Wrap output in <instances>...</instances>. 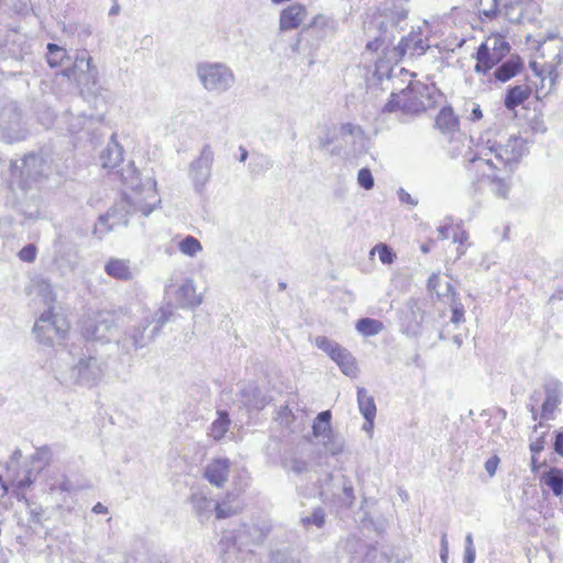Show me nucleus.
Returning a JSON list of instances; mask_svg holds the SVG:
<instances>
[{"label": "nucleus", "instance_id": "f704fd0d", "mask_svg": "<svg viewBox=\"0 0 563 563\" xmlns=\"http://www.w3.org/2000/svg\"><path fill=\"white\" fill-rule=\"evenodd\" d=\"M271 522L266 516H260L252 519V526L249 527V542L261 543L271 531Z\"/></svg>", "mask_w": 563, "mask_h": 563}, {"label": "nucleus", "instance_id": "6e6552de", "mask_svg": "<svg viewBox=\"0 0 563 563\" xmlns=\"http://www.w3.org/2000/svg\"><path fill=\"white\" fill-rule=\"evenodd\" d=\"M197 76L210 92L221 93L230 89L234 82L231 69L221 63H200L197 65Z\"/></svg>", "mask_w": 563, "mask_h": 563}, {"label": "nucleus", "instance_id": "c756f323", "mask_svg": "<svg viewBox=\"0 0 563 563\" xmlns=\"http://www.w3.org/2000/svg\"><path fill=\"white\" fill-rule=\"evenodd\" d=\"M104 272L108 276L119 280L132 279V271L126 260L110 258L104 265Z\"/></svg>", "mask_w": 563, "mask_h": 563}, {"label": "nucleus", "instance_id": "de8ad7c7", "mask_svg": "<svg viewBox=\"0 0 563 563\" xmlns=\"http://www.w3.org/2000/svg\"><path fill=\"white\" fill-rule=\"evenodd\" d=\"M362 563H393L391 559L385 553L376 548H371L367 550Z\"/></svg>", "mask_w": 563, "mask_h": 563}, {"label": "nucleus", "instance_id": "680f3d73", "mask_svg": "<svg viewBox=\"0 0 563 563\" xmlns=\"http://www.w3.org/2000/svg\"><path fill=\"white\" fill-rule=\"evenodd\" d=\"M75 34L80 42H85L92 34L91 26L88 24H79L75 27Z\"/></svg>", "mask_w": 563, "mask_h": 563}, {"label": "nucleus", "instance_id": "c85d7f7f", "mask_svg": "<svg viewBox=\"0 0 563 563\" xmlns=\"http://www.w3.org/2000/svg\"><path fill=\"white\" fill-rule=\"evenodd\" d=\"M336 488L339 495L336 496V504L340 507L350 508L354 504L355 495L351 481L343 474H338Z\"/></svg>", "mask_w": 563, "mask_h": 563}, {"label": "nucleus", "instance_id": "5fc2aeb1", "mask_svg": "<svg viewBox=\"0 0 563 563\" xmlns=\"http://www.w3.org/2000/svg\"><path fill=\"white\" fill-rule=\"evenodd\" d=\"M389 26H393V24L389 23H380L379 25V32L380 34L376 36L380 41V43L384 45V51H387L394 43V34L389 32Z\"/></svg>", "mask_w": 563, "mask_h": 563}, {"label": "nucleus", "instance_id": "9b49d317", "mask_svg": "<svg viewBox=\"0 0 563 563\" xmlns=\"http://www.w3.org/2000/svg\"><path fill=\"white\" fill-rule=\"evenodd\" d=\"M331 411L324 410L317 415L312 423V433L324 445L325 450L336 455L342 452L343 443L340 439L333 437L331 429Z\"/></svg>", "mask_w": 563, "mask_h": 563}, {"label": "nucleus", "instance_id": "72a5a7b5", "mask_svg": "<svg viewBox=\"0 0 563 563\" xmlns=\"http://www.w3.org/2000/svg\"><path fill=\"white\" fill-rule=\"evenodd\" d=\"M435 126L443 133H452L459 130V118L452 107H443L435 118Z\"/></svg>", "mask_w": 563, "mask_h": 563}, {"label": "nucleus", "instance_id": "bb28decb", "mask_svg": "<svg viewBox=\"0 0 563 563\" xmlns=\"http://www.w3.org/2000/svg\"><path fill=\"white\" fill-rule=\"evenodd\" d=\"M92 65V57L86 49H82L76 54L75 60L70 67L63 70L64 76L69 80H76L77 77L84 75L85 71Z\"/></svg>", "mask_w": 563, "mask_h": 563}, {"label": "nucleus", "instance_id": "e2e57ef3", "mask_svg": "<svg viewBox=\"0 0 563 563\" xmlns=\"http://www.w3.org/2000/svg\"><path fill=\"white\" fill-rule=\"evenodd\" d=\"M530 129L532 130V132L534 133H545L547 132V125L543 121L542 118L540 117H534L531 121H530Z\"/></svg>", "mask_w": 563, "mask_h": 563}, {"label": "nucleus", "instance_id": "052dcab7", "mask_svg": "<svg viewBox=\"0 0 563 563\" xmlns=\"http://www.w3.org/2000/svg\"><path fill=\"white\" fill-rule=\"evenodd\" d=\"M341 134L343 136L350 135L352 137H360L363 135V130L360 125L353 123H343L340 128Z\"/></svg>", "mask_w": 563, "mask_h": 563}, {"label": "nucleus", "instance_id": "4468645a", "mask_svg": "<svg viewBox=\"0 0 563 563\" xmlns=\"http://www.w3.org/2000/svg\"><path fill=\"white\" fill-rule=\"evenodd\" d=\"M338 27V22L330 16L318 14L312 21L302 27L300 32L301 40H316L318 45L328 37H332Z\"/></svg>", "mask_w": 563, "mask_h": 563}, {"label": "nucleus", "instance_id": "864d4df0", "mask_svg": "<svg viewBox=\"0 0 563 563\" xmlns=\"http://www.w3.org/2000/svg\"><path fill=\"white\" fill-rule=\"evenodd\" d=\"M268 400L269 397L266 395V391L260 387H254L252 390V397L249 395V407L252 405V407L261 409L266 402H268Z\"/></svg>", "mask_w": 563, "mask_h": 563}, {"label": "nucleus", "instance_id": "7ed1b4c3", "mask_svg": "<svg viewBox=\"0 0 563 563\" xmlns=\"http://www.w3.org/2000/svg\"><path fill=\"white\" fill-rule=\"evenodd\" d=\"M118 174L126 189L123 198L133 211H140L142 216L148 217L161 203L154 177L148 170H137L132 162L118 170Z\"/></svg>", "mask_w": 563, "mask_h": 563}, {"label": "nucleus", "instance_id": "423d86ee", "mask_svg": "<svg viewBox=\"0 0 563 563\" xmlns=\"http://www.w3.org/2000/svg\"><path fill=\"white\" fill-rule=\"evenodd\" d=\"M10 169L12 177H18L21 187L25 189L47 178L51 172V164L43 154L29 153L22 158L21 165L16 161L11 162Z\"/></svg>", "mask_w": 563, "mask_h": 563}, {"label": "nucleus", "instance_id": "0eeeda50", "mask_svg": "<svg viewBox=\"0 0 563 563\" xmlns=\"http://www.w3.org/2000/svg\"><path fill=\"white\" fill-rule=\"evenodd\" d=\"M68 330L69 323L67 320L63 316L54 313L51 309L43 312L33 327L37 341L47 346H53L56 342L63 340Z\"/></svg>", "mask_w": 563, "mask_h": 563}, {"label": "nucleus", "instance_id": "f257e3e1", "mask_svg": "<svg viewBox=\"0 0 563 563\" xmlns=\"http://www.w3.org/2000/svg\"><path fill=\"white\" fill-rule=\"evenodd\" d=\"M107 368V362L88 345L80 350L57 351L53 365L55 378L65 386H97Z\"/></svg>", "mask_w": 563, "mask_h": 563}, {"label": "nucleus", "instance_id": "69168bd1", "mask_svg": "<svg viewBox=\"0 0 563 563\" xmlns=\"http://www.w3.org/2000/svg\"><path fill=\"white\" fill-rule=\"evenodd\" d=\"M544 444H545L544 434L539 437L536 441L531 442L529 445V449H530L532 455H538L539 453H541L544 450Z\"/></svg>", "mask_w": 563, "mask_h": 563}, {"label": "nucleus", "instance_id": "2f4dec72", "mask_svg": "<svg viewBox=\"0 0 563 563\" xmlns=\"http://www.w3.org/2000/svg\"><path fill=\"white\" fill-rule=\"evenodd\" d=\"M190 503L200 522L208 520L212 510H214L213 500L201 493L192 494Z\"/></svg>", "mask_w": 563, "mask_h": 563}, {"label": "nucleus", "instance_id": "e433bc0d", "mask_svg": "<svg viewBox=\"0 0 563 563\" xmlns=\"http://www.w3.org/2000/svg\"><path fill=\"white\" fill-rule=\"evenodd\" d=\"M340 367L341 372L350 377H355L357 374V366L353 355L345 349L342 347L334 361Z\"/></svg>", "mask_w": 563, "mask_h": 563}, {"label": "nucleus", "instance_id": "7c9ffc66", "mask_svg": "<svg viewBox=\"0 0 563 563\" xmlns=\"http://www.w3.org/2000/svg\"><path fill=\"white\" fill-rule=\"evenodd\" d=\"M522 66L523 63L519 56H511L495 69L494 76L498 81L506 82L515 77L521 70Z\"/></svg>", "mask_w": 563, "mask_h": 563}, {"label": "nucleus", "instance_id": "2eb2a0df", "mask_svg": "<svg viewBox=\"0 0 563 563\" xmlns=\"http://www.w3.org/2000/svg\"><path fill=\"white\" fill-rule=\"evenodd\" d=\"M242 533L225 532L220 541V550L223 563H244L246 552L242 541Z\"/></svg>", "mask_w": 563, "mask_h": 563}, {"label": "nucleus", "instance_id": "f8f14e48", "mask_svg": "<svg viewBox=\"0 0 563 563\" xmlns=\"http://www.w3.org/2000/svg\"><path fill=\"white\" fill-rule=\"evenodd\" d=\"M214 153L209 144H206L198 158L189 166V177L194 183L196 191L200 192L211 177Z\"/></svg>", "mask_w": 563, "mask_h": 563}, {"label": "nucleus", "instance_id": "79ce46f5", "mask_svg": "<svg viewBox=\"0 0 563 563\" xmlns=\"http://www.w3.org/2000/svg\"><path fill=\"white\" fill-rule=\"evenodd\" d=\"M314 344L318 349L323 351L332 361H334V358L343 347L338 342L330 340L329 338L323 335L317 336L314 339Z\"/></svg>", "mask_w": 563, "mask_h": 563}, {"label": "nucleus", "instance_id": "4d7b16f0", "mask_svg": "<svg viewBox=\"0 0 563 563\" xmlns=\"http://www.w3.org/2000/svg\"><path fill=\"white\" fill-rule=\"evenodd\" d=\"M554 62H555V64L551 65L550 70H549V77H550V80L552 84H554L555 79L559 76L556 67L563 63V41L562 40L559 41L558 53L554 56Z\"/></svg>", "mask_w": 563, "mask_h": 563}, {"label": "nucleus", "instance_id": "a18cd8bd", "mask_svg": "<svg viewBox=\"0 0 563 563\" xmlns=\"http://www.w3.org/2000/svg\"><path fill=\"white\" fill-rule=\"evenodd\" d=\"M301 523L305 528H308L309 526H316L318 529L323 528L325 525L324 509L322 507L314 508L310 516L301 518Z\"/></svg>", "mask_w": 563, "mask_h": 563}, {"label": "nucleus", "instance_id": "4c0bfd02", "mask_svg": "<svg viewBox=\"0 0 563 563\" xmlns=\"http://www.w3.org/2000/svg\"><path fill=\"white\" fill-rule=\"evenodd\" d=\"M230 422L228 412L219 410L218 418L210 426L209 435L216 441L221 440L227 433Z\"/></svg>", "mask_w": 563, "mask_h": 563}, {"label": "nucleus", "instance_id": "393cba45", "mask_svg": "<svg viewBox=\"0 0 563 563\" xmlns=\"http://www.w3.org/2000/svg\"><path fill=\"white\" fill-rule=\"evenodd\" d=\"M137 211H133L126 199L122 198L121 201L114 203L104 214L108 216L110 222L115 227L129 224V217Z\"/></svg>", "mask_w": 563, "mask_h": 563}, {"label": "nucleus", "instance_id": "5701e85b", "mask_svg": "<svg viewBox=\"0 0 563 563\" xmlns=\"http://www.w3.org/2000/svg\"><path fill=\"white\" fill-rule=\"evenodd\" d=\"M357 405L361 415L364 417L366 422L369 424V428L374 427V420L376 417V404L374 401L373 396H371L366 388L358 387L357 388Z\"/></svg>", "mask_w": 563, "mask_h": 563}, {"label": "nucleus", "instance_id": "774afa93", "mask_svg": "<svg viewBox=\"0 0 563 563\" xmlns=\"http://www.w3.org/2000/svg\"><path fill=\"white\" fill-rule=\"evenodd\" d=\"M554 451L563 457V432L558 431L553 443Z\"/></svg>", "mask_w": 563, "mask_h": 563}, {"label": "nucleus", "instance_id": "603ef678", "mask_svg": "<svg viewBox=\"0 0 563 563\" xmlns=\"http://www.w3.org/2000/svg\"><path fill=\"white\" fill-rule=\"evenodd\" d=\"M269 563H300L289 550H276L271 553Z\"/></svg>", "mask_w": 563, "mask_h": 563}, {"label": "nucleus", "instance_id": "dca6fc26", "mask_svg": "<svg viewBox=\"0 0 563 563\" xmlns=\"http://www.w3.org/2000/svg\"><path fill=\"white\" fill-rule=\"evenodd\" d=\"M165 291L168 297L174 296L176 307L194 308L201 303V298L196 294L192 279H185L177 288L168 285Z\"/></svg>", "mask_w": 563, "mask_h": 563}, {"label": "nucleus", "instance_id": "37998d69", "mask_svg": "<svg viewBox=\"0 0 563 563\" xmlns=\"http://www.w3.org/2000/svg\"><path fill=\"white\" fill-rule=\"evenodd\" d=\"M382 329L383 323L380 321L369 318H362L356 323V330L367 336L379 333Z\"/></svg>", "mask_w": 563, "mask_h": 563}, {"label": "nucleus", "instance_id": "c9c22d12", "mask_svg": "<svg viewBox=\"0 0 563 563\" xmlns=\"http://www.w3.org/2000/svg\"><path fill=\"white\" fill-rule=\"evenodd\" d=\"M7 51L11 54L13 59L21 60L23 59L24 54L27 53V46L25 42L22 41V36L19 33L13 32L12 40L7 41L1 54L4 55Z\"/></svg>", "mask_w": 563, "mask_h": 563}, {"label": "nucleus", "instance_id": "1a4fd4ad", "mask_svg": "<svg viewBox=\"0 0 563 563\" xmlns=\"http://www.w3.org/2000/svg\"><path fill=\"white\" fill-rule=\"evenodd\" d=\"M492 46L489 41L483 42L475 54L476 65L475 71L477 74H487L494 66H496L510 51L509 43L503 37H494Z\"/></svg>", "mask_w": 563, "mask_h": 563}, {"label": "nucleus", "instance_id": "8fccbe9b", "mask_svg": "<svg viewBox=\"0 0 563 563\" xmlns=\"http://www.w3.org/2000/svg\"><path fill=\"white\" fill-rule=\"evenodd\" d=\"M25 503L30 520L33 523L42 525L43 521L46 519L45 509L41 505H37L35 503H30L29 500H25Z\"/></svg>", "mask_w": 563, "mask_h": 563}, {"label": "nucleus", "instance_id": "f03ea898", "mask_svg": "<svg viewBox=\"0 0 563 563\" xmlns=\"http://www.w3.org/2000/svg\"><path fill=\"white\" fill-rule=\"evenodd\" d=\"M174 320V307L167 302L153 314L130 323L117 340V345L125 354L144 349L156 339L167 322Z\"/></svg>", "mask_w": 563, "mask_h": 563}, {"label": "nucleus", "instance_id": "338daca9", "mask_svg": "<svg viewBox=\"0 0 563 563\" xmlns=\"http://www.w3.org/2000/svg\"><path fill=\"white\" fill-rule=\"evenodd\" d=\"M309 468V465L306 461L295 459L291 464V471L296 474H303L307 473Z\"/></svg>", "mask_w": 563, "mask_h": 563}, {"label": "nucleus", "instance_id": "13d9d810", "mask_svg": "<svg viewBox=\"0 0 563 563\" xmlns=\"http://www.w3.org/2000/svg\"><path fill=\"white\" fill-rule=\"evenodd\" d=\"M450 307L452 311L451 322L461 323L464 319V307L461 303L460 299H452L450 301Z\"/></svg>", "mask_w": 563, "mask_h": 563}, {"label": "nucleus", "instance_id": "aec40b11", "mask_svg": "<svg viewBox=\"0 0 563 563\" xmlns=\"http://www.w3.org/2000/svg\"><path fill=\"white\" fill-rule=\"evenodd\" d=\"M307 15L305 5L292 3L284 9L279 18V27L282 31L297 29Z\"/></svg>", "mask_w": 563, "mask_h": 563}, {"label": "nucleus", "instance_id": "f3484780", "mask_svg": "<svg viewBox=\"0 0 563 563\" xmlns=\"http://www.w3.org/2000/svg\"><path fill=\"white\" fill-rule=\"evenodd\" d=\"M424 320V311L420 301L416 298H409L401 312V325L407 334L416 335Z\"/></svg>", "mask_w": 563, "mask_h": 563}, {"label": "nucleus", "instance_id": "3c124183", "mask_svg": "<svg viewBox=\"0 0 563 563\" xmlns=\"http://www.w3.org/2000/svg\"><path fill=\"white\" fill-rule=\"evenodd\" d=\"M22 456V452L20 449H15L12 454H11V457H10V462L7 464V478H8V482H10V477H23V472L20 473V472H16L15 471V466L18 465L20 459ZM11 486H13L12 484H10Z\"/></svg>", "mask_w": 563, "mask_h": 563}, {"label": "nucleus", "instance_id": "49530a36", "mask_svg": "<svg viewBox=\"0 0 563 563\" xmlns=\"http://www.w3.org/2000/svg\"><path fill=\"white\" fill-rule=\"evenodd\" d=\"M375 252H377L378 254V257H379V261L383 263V264H387V265H390L394 263L395 258H396V254L395 252L393 251L391 247H389L387 244H384V243H378L372 251H371V254H374Z\"/></svg>", "mask_w": 563, "mask_h": 563}, {"label": "nucleus", "instance_id": "39448f33", "mask_svg": "<svg viewBox=\"0 0 563 563\" xmlns=\"http://www.w3.org/2000/svg\"><path fill=\"white\" fill-rule=\"evenodd\" d=\"M121 323H123L122 311H98L84 322L82 336L89 342L109 343Z\"/></svg>", "mask_w": 563, "mask_h": 563}, {"label": "nucleus", "instance_id": "412c9836", "mask_svg": "<svg viewBox=\"0 0 563 563\" xmlns=\"http://www.w3.org/2000/svg\"><path fill=\"white\" fill-rule=\"evenodd\" d=\"M427 48L428 45L422 38H420L418 35L409 34L408 36H402L398 45L394 47L395 57L402 58L408 51L411 52V55H422Z\"/></svg>", "mask_w": 563, "mask_h": 563}, {"label": "nucleus", "instance_id": "bf43d9fd", "mask_svg": "<svg viewBox=\"0 0 563 563\" xmlns=\"http://www.w3.org/2000/svg\"><path fill=\"white\" fill-rule=\"evenodd\" d=\"M37 250L34 244H26L18 253L19 258L25 263H32L35 261Z\"/></svg>", "mask_w": 563, "mask_h": 563}, {"label": "nucleus", "instance_id": "0e129e2a", "mask_svg": "<svg viewBox=\"0 0 563 563\" xmlns=\"http://www.w3.org/2000/svg\"><path fill=\"white\" fill-rule=\"evenodd\" d=\"M440 560L442 563H448L449 561V542L446 533H443L441 537Z\"/></svg>", "mask_w": 563, "mask_h": 563}, {"label": "nucleus", "instance_id": "4be33fe9", "mask_svg": "<svg viewBox=\"0 0 563 563\" xmlns=\"http://www.w3.org/2000/svg\"><path fill=\"white\" fill-rule=\"evenodd\" d=\"M81 95L96 96L100 89L99 73L97 67L92 64L84 75L77 77L75 80Z\"/></svg>", "mask_w": 563, "mask_h": 563}, {"label": "nucleus", "instance_id": "9d476101", "mask_svg": "<svg viewBox=\"0 0 563 563\" xmlns=\"http://www.w3.org/2000/svg\"><path fill=\"white\" fill-rule=\"evenodd\" d=\"M26 130L23 128L21 112L15 103L3 107L0 111V139L7 143L24 140Z\"/></svg>", "mask_w": 563, "mask_h": 563}, {"label": "nucleus", "instance_id": "a19ab883", "mask_svg": "<svg viewBox=\"0 0 563 563\" xmlns=\"http://www.w3.org/2000/svg\"><path fill=\"white\" fill-rule=\"evenodd\" d=\"M26 8V0H0V24L11 13H22Z\"/></svg>", "mask_w": 563, "mask_h": 563}, {"label": "nucleus", "instance_id": "a211bd4d", "mask_svg": "<svg viewBox=\"0 0 563 563\" xmlns=\"http://www.w3.org/2000/svg\"><path fill=\"white\" fill-rule=\"evenodd\" d=\"M545 399L542 404L541 417L545 420L552 419V415L563 399V384L554 377L545 380L544 385Z\"/></svg>", "mask_w": 563, "mask_h": 563}, {"label": "nucleus", "instance_id": "c03bdc74", "mask_svg": "<svg viewBox=\"0 0 563 563\" xmlns=\"http://www.w3.org/2000/svg\"><path fill=\"white\" fill-rule=\"evenodd\" d=\"M179 251L188 256H196L201 250V243L194 236L187 235L179 242Z\"/></svg>", "mask_w": 563, "mask_h": 563}, {"label": "nucleus", "instance_id": "ea45409f", "mask_svg": "<svg viewBox=\"0 0 563 563\" xmlns=\"http://www.w3.org/2000/svg\"><path fill=\"white\" fill-rule=\"evenodd\" d=\"M46 52V60L51 68H56L63 65L65 59H68V53L66 48L55 43H48Z\"/></svg>", "mask_w": 563, "mask_h": 563}, {"label": "nucleus", "instance_id": "58836bf2", "mask_svg": "<svg viewBox=\"0 0 563 563\" xmlns=\"http://www.w3.org/2000/svg\"><path fill=\"white\" fill-rule=\"evenodd\" d=\"M239 510L240 506L234 503V498L230 494L214 504L216 518L219 520L234 516Z\"/></svg>", "mask_w": 563, "mask_h": 563}, {"label": "nucleus", "instance_id": "6ab92c4d", "mask_svg": "<svg viewBox=\"0 0 563 563\" xmlns=\"http://www.w3.org/2000/svg\"><path fill=\"white\" fill-rule=\"evenodd\" d=\"M230 461L227 457L213 459L203 468V477L216 487H223L229 476Z\"/></svg>", "mask_w": 563, "mask_h": 563}, {"label": "nucleus", "instance_id": "20e7f679", "mask_svg": "<svg viewBox=\"0 0 563 563\" xmlns=\"http://www.w3.org/2000/svg\"><path fill=\"white\" fill-rule=\"evenodd\" d=\"M440 92L435 87L415 86L411 82L399 92H391L389 100L385 103L383 112L419 111L432 107L437 102Z\"/></svg>", "mask_w": 563, "mask_h": 563}, {"label": "nucleus", "instance_id": "b1692460", "mask_svg": "<svg viewBox=\"0 0 563 563\" xmlns=\"http://www.w3.org/2000/svg\"><path fill=\"white\" fill-rule=\"evenodd\" d=\"M338 474L327 473L324 477L318 479L319 497L325 504H336L339 489L336 488Z\"/></svg>", "mask_w": 563, "mask_h": 563}, {"label": "nucleus", "instance_id": "473e14b6", "mask_svg": "<svg viewBox=\"0 0 563 563\" xmlns=\"http://www.w3.org/2000/svg\"><path fill=\"white\" fill-rule=\"evenodd\" d=\"M540 483L551 489L554 496L563 495V471L558 467H551L540 476Z\"/></svg>", "mask_w": 563, "mask_h": 563}, {"label": "nucleus", "instance_id": "a878e982", "mask_svg": "<svg viewBox=\"0 0 563 563\" xmlns=\"http://www.w3.org/2000/svg\"><path fill=\"white\" fill-rule=\"evenodd\" d=\"M123 158V148L115 141L114 134L111 136L107 147L101 152L100 159L104 168H114Z\"/></svg>", "mask_w": 563, "mask_h": 563}, {"label": "nucleus", "instance_id": "09e8293b", "mask_svg": "<svg viewBox=\"0 0 563 563\" xmlns=\"http://www.w3.org/2000/svg\"><path fill=\"white\" fill-rule=\"evenodd\" d=\"M115 225L109 221L108 216H99L97 223L95 224L93 235L98 239H102L107 233L113 230Z\"/></svg>", "mask_w": 563, "mask_h": 563}, {"label": "nucleus", "instance_id": "ddd939ff", "mask_svg": "<svg viewBox=\"0 0 563 563\" xmlns=\"http://www.w3.org/2000/svg\"><path fill=\"white\" fill-rule=\"evenodd\" d=\"M51 457L52 451L47 445L37 448L31 457L32 467L23 471V477H10L11 484L18 489L30 487L37 475L49 464Z\"/></svg>", "mask_w": 563, "mask_h": 563}, {"label": "nucleus", "instance_id": "6e6d98bb", "mask_svg": "<svg viewBox=\"0 0 563 563\" xmlns=\"http://www.w3.org/2000/svg\"><path fill=\"white\" fill-rule=\"evenodd\" d=\"M357 183L366 190L372 189L374 187V177L372 172L366 167L361 168L357 174Z\"/></svg>", "mask_w": 563, "mask_h": 563}, {"label": "nucleus", "instance_id": "cd10ccee", "mask_svg": "<svg viewBox=\"0 0 563 563\" xmlns=\"http://www.w3.org/2000/svg\"><path fill=\"white\" fill-rule=\"evenodd\" d=\"M530 95L531 88L527 85L511 86L507 89L504 104L508 110H515L518 106L528 100Z\"/></svg>", "mask_w": 563, "mask_h": 563}]
</instances>
